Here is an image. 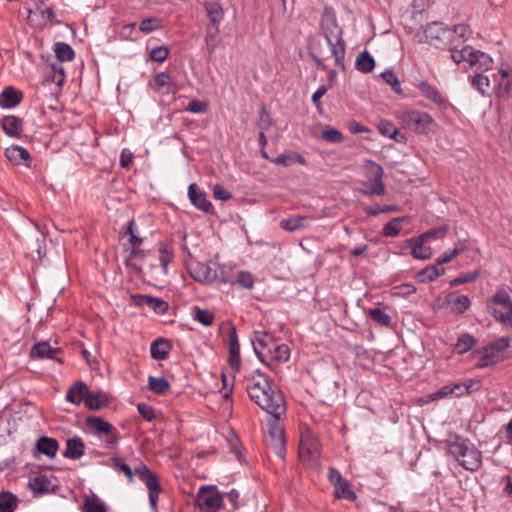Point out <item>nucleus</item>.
<instances>
[{"instance_id": "obj_12", "label": "nucleus", "mask_w": 512, "mask_h": 512, "mask_svg": "<svg viewBox=\"0 0 512 512\" xmlns=\"http://www.w3.org/2000/svg\"><path fill=\"white\" fill-rule=\"evenodd\" d=\"M274 419L269 423V436L271 438V446L274 449L275 453L280 457L284 458L285 452V439H284V429L277 422L278 419L273 417Z\"/></svg>"}, {"instance_id": "obj_16", "label": "nucleus", "mask_w": 512, "mask_h": 512, "mask_svg": "<svg viewBox=\"0 0 512 512\" xmlns=\"http://www.w3.org/2000/svg\"><path fill=\"white\" fill-rule=\"evenodd\" d=\"M468 64L476 71H489L493 66V59L486 53L471 48V55L468 58Z\"/></svg>"}, {"instance_id": "obj_1", "label": "nucleus", "mask_w": 512, "mask_h": 512, "mask_svg": "<svg viewBox=\"0 0 512 512\" xmlns=\"http://www.w3.org/2000/svg\"><path fill=\"white\" fill-rule=\"evenodd\" d=\"M245 389L250 399L276 419L285 413V401L273 381L259 370L245 378Z\"/></svg>"}, {"instance_id": "obj_18", "label": "nucleus", "mask_w": 512, "mask_h": 512, "mask_svg": "<svg viewBox=\"0 0 512 512\" xmlns=\"http://www.w3.org/2000/svg\"><path fill=\"white\" fill-rule=\"evenodd\" d=\"M188 196L191 203L204 212H210L213 205L207 200L206 194L201 191L196 184H190L188 187Z\"/></svg>"}, {"instance_id": "obj_47", "label": "nucleus", "mask_w": 512, "mask_h": 512, "mask_svg": "<svg viewBox=\"0 0 512 512\" xmlns=\"http://www.w3.org/2000/svg\"><path fill=\"white\" fill-rule=\"evenodd\" d=\"M17 507V498L10 492L0 493V511L14 512Z\"/></svg>"}, {"instance_id": "obj_52", "label": "nucleus", "mask_w": 512, "mask_h": 512, "mask_svg": "<svg viewBox=\"0 0 512 512\" xmlns=\"http://www.w3.org/2000/svg\"><path fill=\"white\" fill-rule=\"evenodd\" d=\"M194 319L204 326H211L214 322V314L208 309L196 308Z\"/></svg>"}, {"instance_id": "obj_9", "label": "nucleus", "mask_w": 512, "mask_h": 512, "mask_svg": "<svg viewBox=\"0 0 512 512\" xmlns=\"http://www.w3.org/2000/svg\"><path fill=\"white\" fill-rule=\"evenodd\" d=\"M366 170L373 177V182L360 191L364 195H383L385 187L382 181L383 169L373 161H366Z\"/></svg>"}, {"instance_id": "obj_25", "label": "nucleus", "mask_w": 512, "mask_h": 512, "mask_svg": "<svg viewBox=\"0 0 512 512\" xmlns=\"http://www.w3.org/2000/svg\"><path fill=\"white\" fill-rule=\"evenodd\" d=\"M477 357V367L485 368L492 366L501 360V356L495 350L488 346L481 351L475 353Z\"/></svg>"}, {"instance_id": "obj_6", "label": "nucleus", "mask_w": 512, "mask_h": 512, "mask_svg": "<svg viewBox=\"0 0 512 512\" xmlns=\"http://www.w3.org/2000/svg\"><path fill=\"white\" fill-rule=\"evenodd\" d=\"M195 506L199 512H219L224 508V495L214 485H203L196 494Z\"/></svg>"}, {"instance_id": "obj_31", "label": "nucleus", "mask_w": 512, "mask_h": 512, "mask_svg": "<svg viewBox=\"0 0 512 512\" xmlns=\"http://www.w3.org/2000/svg\"><path fill=\"white\" fill-rule=\"evenodd\" d=\"M221 280L224 283H235L236 282L242 288H245V289H252L254 286V278H253L252 274L247 271H238L235 279L229 277L228 275H225L224 271H223Z\"/></svg>"}, {"instance_id": "obj_21", "label": "nucleus", "mask_w": 512, "mask_h": 512, "mask_svg": "<svg viewBox=\"0 0 512 512\" xmlns=\"http://www.w3.org/2000/svg\"><path fill=\"white\" fill-rule=\"evenodd\" d=\"M471 301L470 298L466 295H457L455 293H450L445 297L443 304L452 306V312L455 314H462L470 307Z\"/></svg>"}, {"instance_id": "obj_32", "label": "nucleus", "mask_w": 512, "mask_h": 512, "mask_svg": "<svg viewBox=\"0 0 512 512\" xmlns=\"http://www.w3.org/2000/svg\"><path fill=\"white\" fill-rule=\"evenodd\" d=\"M438 266L439 265H437L436 263L434 265H429L425 267L420 272H418L416 276L417 280L421 283L432 282L436 280L438 277L444 275L445 269L438 268Z\"/></svg>"}, {"instance_id": "obj_17", "label": "nucleus", "mask_w": 512, "mask_h": 512, "mask_svg": "<svg viewBox=\"0 0 512 512\" xmlns=\"http://www.w3.org/2000/svg\"><path fill=\"white\" fill-rule=\"evenodd\" d=\"M290 349L286 344L273 343L271 348L266 352L265 362L268 366L274 363H283L289 360Z\"/></svg>"}, {"instance_id": "obj_42", "label": "nucleus", "mask_w": 512, "mask_h": 512, "mask_svg": "<svg viewBox=\"0 0 512 512\" xmlns=\"http://www.w3.org/2000/svg\"><path fill=\"white\" fill-rule=\"evenodd\" d=\"M418 89L421 92V94L427 98L428 100L441 105L443 104V99L439 92L432 87L429 83L422 81L418 84Z\"/></svg>"}, {"instance_id": "obj_24", "label": "nucleus", "mask_w": 512, "mask_h": 512, "mask_svg": "<svg viewBox=\"0 0 512 512\" xmlns=\"http://www.w3.org/2000/svg\"><path fill=\"white\" fill-rule=\"evenodd\" d=\"M22 96L21 91L8 86L0 94V106L3 108H14L21 102Z\"/></svg>"}, {"instance_id": "obj_40", "label": "nucleus", "mask_w": 512, "mask_h": 512, "mask_svg": "<svg viewBox=\"0 0 512 512\" xmlns=\"http://www.w3.org/2000/svg\"><path fill=\"white\" fill-rule=\"evenodd\" d=\"M377 129L383 136H386L397 142H400L403 139V136H400L398 129L390 121H379L377 124Z\"/></svg>"}, {"instance_id": "obj_26", "label": "nucleus", "mask_w": 512, "mask_h": 512, "mask_svg": "<svg viewBox=\"0 0 512 512\" xmlns=\"http://www.w3.org/2000/svg\"><path fill=\"white\" fill-rule=\"evenodd\" d=\"M136 303L140 306H147L158 314H163L168 308L167 303L158 297L148 295H139L136 298Z\"/></svg>"}, {"instance_id": "obj_64", "label": "nucleus", "mask_w": 512, "mask_h": 512, "mask_svg": "<svg viewBox=\"0 0 512 512\" xmlns=\"http://www.w3.org/2000/svg\"><path fill=\"white\" fill-rule=\"evenodd\" d=\"M447 231H448V228L446 226H443V227H439V228L427 231V232L421 234L420 237L422 238V240H425L426 242H428L430 239L444 237V235L446 234Z\"/></svg>"}, {"instance_id": "obj_58", "label": "nucleus", "mask_w": 512, "mask_h": 512, "mask_svg": "<svg viewBox=\"0 0 512 512\" xmlns=\"http://www.w3.org/2000/svg\"><path fill=\"white\" fill-rule=\"evenodd\" d=\"M512 89V81L511 78H508L504 81H499L498 84L494 87V92L497 97L507 96Z\"/></svg>"}, {"instance_id": "obj_39", "label": "nucleus", "mask_w": 512, "mask_h": 512, "mask_svg": "<svg viewBox=\"0 0 512 512\" xmlns=\"http://www.w3.org/2000/svg\"><path fill=\"white\" fill-rule=\"evenodd\" d=\"M355 66L358 71L369 73L375 67V60L367 51H363L356 57Z\"/></svg>"}, {"instance_id": "obj_48", "label": "nucleus", "mask_w": 512, "mask_h": 512, "mask_svg": "<svg viewBox=\"0 0 512 512\" xmlns=\"http://www.w3.org/2000/svg\"><path fill=\"white\" fill-rule=\"evenodd\" d=\"M54 51L60 62L71 61L74 58V51L67 43L57 42Z\"/></svg>"}, {"instance_id": "obj_63", "label": "nucleus", "mask_w": 512, "mask_h": 512, "mask_svg": "<svg viewBox=\"0 0 512 512\" xmlns=\"http://www.w3.org/2000/svg\"><path fill=\"white\" fill-rule=\"evenodd\" d=\"M321 137L324 140H326L328 142H331V143H340L343 140L342 134L338 130H336L334 128H330V129L324 130L321 133Z\"/></svg>"}, {"instance_id": "obj_56", "label": "nucleus", "mask_w": 512, "mask_h": 512, "mask_svg": "<svg viewBox=\"0 0 512 512\" xmlns=\"http://www.w3.org/2000/svg\"><path fill=\"white\" fill-rule=\"evenodd\" d=\"M219 27H214L213 31L208 30L205 36V42L208 46L209 53H213L219 43L218 39Z\"/></svg>"}, {"instance_id": "obj_13", "label": "nucleus", "mask_w": 512, "mask_h": 512, "mask_svg": "<svg viewBox=\"0 0 512 512\" xmlns=\"http://www.w3.org/2000/svg\"><path fill=\"white\" fill-rule=\"evenodd\" d=\"M191 276L201 283H212L217 279V271L215 264L211 263H196L190 269Z\"/></svg>"}, {"instance_id": "obj_3", "label": "nucleus", "mask_w": 512, "mask_h": 512, "mask_svg": "<svg viewBox=\"0 0 512 512\" xmlns=\"http://www.w3.org/2000/svg\"><path fill=\"white\" fill-rule=\"evenodd\" d=\"M322 33L330 47L335 64L344 68L345 44L342 38V30L334 17H327L322 21Z\"/></svg>"}, {"instance_id": "obj_30", "label": "nucleus", "mask_w": 512, "mask_h": 512, "mask_svg": "<svg viewBox=\"0 0 512 512\" xmlns=\"http://www.w3.org/2000/svg\"><path fill=\"white\" fill-rule=\"evenodd\" d=\"M85 445L79 437L69 438L66 442L64 456L77 460L84 455Z\"/></svg>"}, {"instance_id": "obj_49", "label": "nucleus", "mask_w": 512, "mask_h": 512, "mask_svg": "<svg viewBox=\"0 0 512 512\" xmlns=\"http://www.w3.org/2000/svg\"><path fill=\"white\" fill-rule=\"evenodd\" d=\"M334 494L336 498L354 500L356 498L355 493L351 490L349 483L343 480L340 484L334 487Z\"/></svg>"}, {"instance_id": "obj_2", "label": "nucleus", "mask_w": 512, "mask_h": 512, "mask_svg": "<svg viewBox=\"0 0 512 512\" xmlns=\"http://www.w3.org/2000/svg\"><path fill=\"white\" fill-rule=\"evenodd\" d=\"M448 451L466 470L476 471L482 464V454L468 439L459 436L448 441Z\"/></svg>"}, {"instance_id": "obj_50", "label": "nucleus", "mask_w": 512, "mask_h": 512, "mask_svg": "<svg viewBox=\"0 0 512 512\" xmlns=\"http://www.w3.org/2000/svg\"><path fill=\"white\" fill-rule=\"evenodd\" d=\"M149 389L157 394H162L169 388V383L164 377L150 376L148 379Z\"/></svg>"}, {"instance_id": "obj_35", "label": "nucleus", "mask_w": 512, "mask_h": 512, "mask_svg": "<svg viewBox=\"0 0 512 512\" xmlns=\"http://www.w3.org/2000/svg\"><path fill=\"white\" fill-rule=\"evenodd\" d=\"M273 163L281 166H290L293 163H298L300 165H305V159L295 151H289L283 154L278 155L275 159L272 160Z\"/></svg>"}, {"instance_id": "obj_45", "label": "nucleus", "mask_w": 512, "mask_h": 512, "mask_svg": "<svg viewBox=\"0 0 512 512\" xmlns=\"http://www.w3.org/2000/svg\"><path fill=\"white\" fill-rule=\"evenodd\" d=\"M409 221V217H397L385 224L383 234L386 237H395L400 233L402 222Z\"/></svg>"}, {"instance_id": "obj_22", "label": "nucleus", "mask_w": 512, "mask_h": 512, "mask_svg": "<svg viewBox=\"0 0 512 512\" xmlns=\"http://www.w3.org/2000/svg\"><path fill=\"white\" fill-rule=\"evenodd\" d=\"M408 245L411 247V254L415 259L427 260L431 258L433 251L431 247L426 246V241L418 238H411L408 241Z\"/></svg>"}, {"instance_id": "obj_28", "label": "nucleus", "mask_w": 512, "mask_h": 512, "mask_svg": "<svg viewBox=\"0 0 512 512\" xmlns=\"http://www.w3.org/2000/svg\"><path fill=\"white\" fill-rule=\"evenodd\" d=\"M86 425L96 435L112 434L115 429L110 423L97 416L88 417Z\"/></svg>"}, {"instance_id": "obj_61", "label": "nucleus", "mask_w": 512, "mask_h": 512, "mask_svg": "<svg viewBox=\"0 0 512 512\" xmlns=\"http://www.w3.org/2000/svg\"><path fill=\"white\" fill-rule=\"evenodd\" d=\"M112 463L113 467L121 471L127 477L129 482H133L134 473L127 464L123 463L119 458H113Z\"/></svg>"}, {"instance_id": "obj_37", "label": "nucleus", "mask_w": 512, "mask_h": 512, "mask_svg": "<svg viewBox=\"0 0 512 512\" xmlns=\"http://www.w3.org/2000/svg\"><path fill=\"white\" fill-rule=\"evenodd\" d=\"M204 7L213 27H219V23L224 17V11L220 4L216 2H206Z\"/></svg>"}, {"instance_id": "obj_19", "label": "nucleus", "mask_w": 512, "mask_h": 512, "mask_svg": "<svg viewBox=\"0 0 512 512\" xmlns=\"http://www.w3.org/2000/svg\"><path fill=\"white\" fill-rule=\"evenodd\" d=\"M311 218L308 216L297 215L280 221V228L287 232H296L309 228Z\"/></svg>"}, {"instance_id": "obj_4", "label": "nucleus", "mask_w": 512, "mask_h": 512, "mask_svg": "<svg viewBox=\"0 0 512 512\" xmlns=\"http://www.w3.org/2000/svg\"><path fill=\"white\" fill-rule=\"evenodd\" d=\"M511 289L507 285L499 286L488 302V308L493 317L510 327H512V301L510 297Z\"/></svg>"}, {"instance_id": "obj_5", "label": "nucleus", "mask_w": 512, "mask_h": 512, "mask_svg": "<svg viewBox=\"0 0 512 512\" xmlns=\"http://www.w3.org/2000/svg\"><path fill=\"white\" fill-rule=\"evenodd\" d=\"M399 118L409 129L419 134L432 133L437 128L431 115L419 110L405 109L399 113Z\"/></svg>"}, {"instance_id": "obj_55", "label": "nucleus", "mask_w": 512, "mask_h": 512, "mask_svg": "<svg viewBox=\"0 0 512 512\" xmlns=\"http://www.w3.org/2000/svg\"><path fill=\"white\" fill-rule=\"evenodd\" d=\"M381 77L383 78V80L392 87V89L398 93V94H401L402 93V88H401V84L397 78V76L390 70H387V71H384L382 74H381Z\"/></svg>"}, {"instance_id": "obj_11", "label": "nucleus", "mask_w": 512, "mask_h": 512, "mask_svg": "<svg viewBox=\"0 0 512 512\" xmlns=\"http://www.w3.org/2000/svg\"><path fill=\"white\" fill-rule=\"evenodd\" d=\"M152 255L150 253L146 254L141 249H130V252L125 258V265L130 269L134 274H141L144 272L146 268L147 258H151Z\"/></svg>"}, {"instance_id": "obj_7", "label": "nucleus", "mask_w": 512, "mask_h": 512, "mask_svg": "<svg viewBox=\"0 0 512 512\" xmlns=\"http://www.w3.org/2000/svg\"><path fill=\"white\" fill-rule=\"evenodd\" d=\"M320 456V444L315 435L306 427L301 430L299 457L308 465L317 463Z\"/></svg>"}, {"instance_id": "obj_8", "label": "nucleus", "mask_w": 512, "mask_h": 512, "mask_svg": "<svg viewBox=\"0 0 512 512\" xmlns=\"http://www.w3.org/2000/svg\"><path fill=\"white\" fill-rule=\"evenodd\" d=\"M450 35L451 31L443 23L433 22L425 26L422 32L417 33L416 37L419 42L440 47L448 41Z\"/></svg>"}, {"instance_id": "obj_38", "label": "nucleus", "mask_w": 512, "mask_h": 512, "mask_svg": "<svg viewBox=\"0 0 512 512\" xmlns=\"http://www.w3.org/2000/svg\"><path fill=\"white\" fill-rule=\"evenodd\" d=\"M466 247L465 241H459L453 249L446 250L437 258V265H443L451 262L456 256L464 252Z\"/></svg>"}, {"instance_id": "obj_62", "label": "nucleus", "mask_w": 512, "mask_h": 512, "mask_svg": "<svg viewBox=\"0 0 512 512\" xmlns=\"http://www.w3.org/2000/svg\"><path fill=\"white\" fill-rule=\"evenodd\" d=\"M154 83L157 89H162L164 87L169 88L173 84V81L168 73L161 72L155 76Z\"/></svg>"}, {"instance_id": "obj_60", "label": "nucleus", "mask_w": 512, "mask_h": 512, "mask_svg": "<svg viewBox=\"0 0 512 512\" xmlns=\"http://www.w3.org/2000/svg\"><path fill=\"white\" fill-rule=\"evenodd\" d=\"M51 72L52 81L55 82L58 86H61L65 80V72L63 66L61 64H52Z\"/></svg>"}, {"instance_id": "obj_46", "label": "nucleus", "mask_w": 512, "mask_h": 512, "mask_svg": "<svg viewBox=\"0 0 512 512\" xmlns=\"http://www.w3.org/2000/svg\"><path fill=\"white\" fill-rule=\"evenodd\" d=\"M31 490L37 493H43L50 489L51 482L46 475H38L29 481Z\"/></svg>"}, {"instance_id": "obj_15", "label": "nucleus", "mask_w": 512, "mask_h": 512, "mask_svg": "<svg viewBox=\"0 0 512 512\" xmlns=\"http://www.w3.org/2000/svg\"><path fill=\"white\" fill-rule=\"evenodd\" d=\"M228 350H229V358L228 362L230 367L234 371H239L241 366V358H240V346L238 342V337L236 333V329L234 326H231L228 332Z\"/></svg>"}, {"instance_id": "obj_59", "label": "nucleus", "mask_w": 512, "mask_h": 512, "mask_svg": "<svg viewBox=\"0 0 512 512\" xmlns=\"http://www.w3.org/2000/svg\"><path fill=\"white\" fill-rule=\"evenodd\" d=\"M169 55V49L167 46H158L152 49L150 53V57L153 61L162 63L164 62Z\"/></svg>"}, {"instance_id": "obj_10", "label": "nucleus", "mask_w": 512, "mask_h": 512, "mask_svg": "<svg viewBox=\"0 0 512 512\" xmlns=\"http://www.w3.org/2000/svg\"><path fill=\"white\" fill-rule=\"evenodd\" d=\"M154 258L155 257L153 255L151 258H147L146 268L144 269L143 273H154L155 271L159 270L166 275L168 273V265L173 259V254L166 248H161L159 250L157 259Z\"/></svg>"}, {"instance_id": "obj_53", "label": "nucleus", "mask_w": 512, "mask_h": 512, "mask_svg": "<svg viewBox=\"0 0 512 512\" xmlns=\"http://www.w3.org/2000/svg\"><path fill=\"white\" fill-rule=\"evenodd\" d=\"M474 345V338L469 334H464L458 339L457 343L455 344V350L458 353L462 354L472 349Z\"/></svg>"}, {"instance_id": "obj_54", "label": "nucleus", "mask_w": 512, "mask_h": 512, "mask_svg": "<svg viewBox=\"0 0 512 512\" xmlns=\"http://www.w3.org/2000/svg\"><path fill=\"white\" fill-rule=\"evenodd\" d=\"M161 28V21L158 18H147L141 21L139 30L145 34L151 33Z\"/></svg>"}, {"instance_id": "obj_29", "label": "nucleus", "mask_w": 512, "mask_h": 512, "mask_svg": "<svg viewBox=\"0 0 512 512\" xmlns=\"http://www.w3.org/2000/svg\"><path fill=\"white\" fill-rule=\"evenodd\" d=\"M83 512H107V506L96 494L90 493L83 496Z\"/></svg>"}, {"instance_id": "obj_51", "label": "nucleus", "mask_w": 512, "mask_h": 512, "mask_svg": "<svg viewBox=\"0 0 512 512\" xmlns=\"http://www.w3.org/2000/svg\"><path fill=\"white\" fill-rule=\"evenodd\" d=\"M369 317L378 324L388 327L391 324V317L380 308H373L368 311Z\"/></svg>"}, {"instance_id": "obj_41", "label": "nucleus", "mask_w": 512, "mask_h": 512, "mask_svg": "<svg viewBox=\"0 0 512 512\" xmlns=\"http://www.w3.org/2000/svg\"><path fill=\"white\" fill-rule=\"evenodd\" d=\"M57 349L52 348L48 343L41 342L35 344L31 349V356L35 358H54Z\"/></svg>"}, {"instance_id": "obj_57", "label": "nucleus", "mask_w": 512, "mask_h": 512, "mask_svg": "<svg viewBox=\"0 0 512 512\" xmlns=\"http://www.w3.org/2000/svg\"><path fill=\"white\" fill-rule=\"evenodd\" d=\"M471 48H472L471 46L467 45V46H464L461 50L452 51V53H451L452 60L456 64H459L461 62L468 63V58L471 55Z\"/></svg>"}, {"instance_id": "obj_34", "label": "nucleus", "mask_w": 512, "mask_h": 512, "mask_svg": "<svg viewBox=\"0 0 512 512\" xmlns=\"http://www.w3.org/2000/svg\"><path fill=\"white\" fill-rule=\"evenodd\" d=\"M84 404L90 410H99L107 405V398L103 393L91 391L88 388Z\"/></svg>"}, {"instance_id": "obj_20", "label": "nucleus", "mask_w": 512, "mask_h": 512, "mask_svg": "<svg viewBox=\"0 0 512 512\" xmlns=\"http://www.w3.org/2000/svg\"><path fill=\"white\" fill-rule=\"evenodd\" d=\"M5 156L15 165H30V153L23 147L13 145L5 150Z\"/></svg>"}, {"instance_id": "obj_43", "label": "nucleus", "mask_w": 512, "mask_h": 512, "mask_svg": "<svg viewBox=\"0 0 512 512\" xmlns=\"http://www.w3.org/2000/svg\"><path fill=\"white\" fill-rule=\"evenodd\" d=\"M37 449L48 457H54L58 450V443L52 438L42 437L37 443Z\"/></svg>"}, {"instance_id": "obj_27", "label": "nucleus", "mask_w": 512, "mask_h": 512, "mask_svg": "<svg viewBox=\"0 0 512 512\" xmlns=\"http://www.w3.org/2000/svg\"><path fill=\"white\" fill-rule=\"evenodd\" d=\"M88 388L89 387L85 383L81 381L76 382L67 392V401L75 405H80L82 402L84 403L88 393Z\"/></svg>"}, {"instance_id": "obj_44", "label": "nucleus", "mask_w": 512, "mask_h": 512, "mask_svg": "<svg viewBox=\"0 0 512 512\" xmlns=\"http://www.w3.org/2000/svg\"><path fill=\"white\" fill-rule=\"evenodd\" d=\"M471 85L474 89H476L482 96H488V91L490 88V79L482 74L477 73L473 77H471Z\"/></svg>"}, {"instance_id": "obj_36", "label": "nucleus", "mask_w": 512, "mask_h": 512, "mask_svg": "<svg viewBox=\"0 0 512 512\" xmlns=\"http://www.w3.org/2000/svg\"><path fill=\"white\" fill-rule=\"evenodd\" d=\"M170 349L171 345L167 340L157 339L151 344V356L156 360H163L169 354Z\"/></svg>"}, {"instance_id": "obj_14", "label": "nucleus", "mask_w": 512, "mask_h": 512, "mask_svg": "<svg viewBox=\"0 0 512 512\" xmlns=\"http://www.w3.org/2000/svg\"><path fill=\"white\" fill-rule=\"evenodd\" d=\"M251 342L259 360L265 362L266 352H268L275 342L273 337L264 331H256L254 332Z\"/></svg>"}, {"instance_id": "obj_23", "label": "nucleus", "mask_w": 512, "mask_h": 512, "mask_svg": "<svg viewBox=\"0 0 512 512\" xmlns=\"http://www.w3.org/2000/svg\"><path fill=\"white\" fill-rule=\"evenodd\" d=\"M135 474L144 482L149 492L161 491L158 478L147 466L140 465L135 468Z\"/></svg>"}, {"instance_id": "obj_33", "label": "nucleus", "mask_w": 512, "mask_h": 512, "mask_svg": "<svg viewBox=\"0 0 512 512\" xmlns=\"http://www.w3.org/2000/svg\"><path fill=\"white\" fill-rule=\"evenodd\" d=\"M4 132L12 137H18L21 134V120L16 116H5L1 120Z\"/></svg>"}]
</instances>
